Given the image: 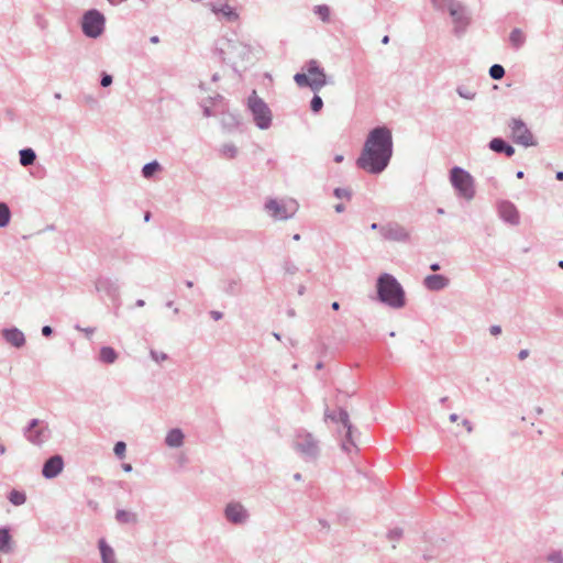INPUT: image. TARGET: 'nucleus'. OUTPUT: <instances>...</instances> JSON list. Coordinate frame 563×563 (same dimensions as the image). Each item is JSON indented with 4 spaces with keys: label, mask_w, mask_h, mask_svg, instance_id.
Listing matches in <instances>:
<instances>
[{
    "label": "nucleus",
    "mask_w": 563,
    "mask_h": 563,
    "mask_svg": "<svg viewBox=\"0 0 563 563\" xmlns=\"http://www.w3.org/2000/svg\"><path fill=\"white\" fill-rule=\"evenodd\" d=\"M210 103L216 107L218 103H223V97L221 95H217L212 98H209Z\"/></svg>",
    "instance_id": "48"
},
{
    "label": "nucleus",
    "mask_w": 563,
    "mask_h": 563,
    "mask_svg": "<svg viewBox=\"0 0 563 563\" xmlns=\"http://www.w3.org/2000/svg\"><path fill=\"white\" fill-rule=\"evenodd\" d=\"M122 468L125 471V472H131L132 471V465L131 464H123L122 465Z\"/></svg>",
    "instance_id": "62"
},
{
    "label": "nucleus",
    "mask_w": 563,
    "mask_h": 563,
    "mask_svg": "<svg viewBox=\"0 0 563 563\" xmlns=\"http://www.w3.org/2000/svg\"><path fill=\"white\" fill-rule=\"evenodd\" d=\"M159 169H161V165L156 161H153L143 166L142 175L144 178H151Z\"/></svg>",
    "instance_id": "34"
},
{
    "label": "nucleus",
    "mask_w": 563,
    "mask_h": 563,
    "mask_svg": "<svg viewBox=\"0 0 563 563\" xmlns=\"http://www.w3.org/2000/svg\"><path fill=\"white\" fill-rule=\"evenodd\" d=\"M555 177L558 180H563V172H558Z\"/></svg>",
    "instance_id": "64"
},
{
    "label": "nucleus",
    "mask_w": 563,
    "mask_h": 563,
    "mask_svg": "<svg viewBox=\"0 0 563 563\" xmlns=\"http://www.w3.org/2000/svg\"><path fill=\"white\" fill-rule=\"evenodd\" d=\"M402 537V529L400 528H394L391 530H389L388 534H387V538L391 541H398L400 540Z\"/></svg>",
    "instance_id": "43"
},
{
    "label": "nucleus",
    "mask_w": 563,
    "mask_h": 563,
    "mask_svg": "<svg viewBox=\"0 0 563 563\" xmlns=\"http://www.w3.org/2000/svg\"><path fill=\"white\" fill-rule=\"evenodd\" d=\"M221 154L227 158H234L238 154V148L234 144H224L220 150Z\"/></svg>",
    "instance_id": "36"
},
{
    "label": "nucleus",
    "mask_w": 563,
    "mask_h": 563,
    "mask_svg": "<svg viewBox=\"0 0 563 563\" xmlns=\"http://www.w3.org/2000/svg\"><path fill=\"white\" fill-rule=\"evenodd\" d=\"M95 288L98 292L106 294L114 303L119 305L120 287L115 282L108 277H99L95 283Z\"/></svg>",
    "instance_id": "14"
},
{
    "label": "nucleus",
    "mask_w": 563,
    "mask_h": 563,
    "mask_svg": "<svg viewBox=\"0 0 563 563\" xmlns=\"http://www.w3.org/2000/svg\"><path fill=\"white\" fill-rule=\"evenodd\" d=\"M223 291L230 296L240 295L242 292L241 280L235 278L224 280Z\"/></svg>",
    "instance_id": "24"
},
{
    "label": "nucleus",
    "mask_w": 563,
    "mask_h": 563,
    "mask_svg": "<svg viewBox=\"0 0 563 563\" xmlns=\"http://www.w3.org/2000/svg\"><path fill=\"white\" fill-rule=\"evenodd\" d=\"M75 328H76L78 331L84 332V333L86 334V336H87V338H90V336L95 333V331H96V329H95V328H81L80 325H76Z\"/></svg>",
    "instance_id": "47"
},
{
    "label": "nucleus",
    "mask_w": 563,
    "mask_h": 563,
    "mask_svg": "<svg viewBox=\"0 0 563 563\" xmlns=\"http://www.w3.org/2000/svg\"><path fill=\"white\" fill-rule=\"evenodd\" d=\"M487 183L494 187L495 189H497L499 187V183L498 180L495 178V177H489L487 178Z\"/></svg>",
    "instance_id": "53"
},
{
    "label": "nucleus",
    "mask_w": 563,
    "mask_h": 563,
    "mask_svg": "<svg viewBox=\"0 0 563 563\" xmlns=\"http://www.w3.org/2000/svg\"><path fill=\"white\" fill-rule=\"evenodd\" d=\"M150 354H151V357L157 363H161L168 358V355L164 352H157V351L151 350Z\"/></svg>",
    "instance_id": "44"
},
{
    "label": "nucleus",
    "mask_w": 563,
    "mask_h": 563,
    "mask_svg": "<svg viewBox=\"0 0 563 563\" xmlns=\"http://www.w3.org/2000/svg\"><path fill=\"white\" fill-rule=\"evenodd\" d=\"M499 217L511 225H518L520 222L519 211L509 200H501L497 203Z\"/></svg>",
    "instance_id": "15"
},
{
    "label": "nucleus",
    "mask_w": 563,
    "mask_h": 563,
    "mask_svg": "<svg viewBox=\"0 0 563 563\" xmlns=\"http://www.w3.org/2000/svg\"><path fill=\"white\" fill-rule=\"evenodd\" d=\"M378 299L395 309L402 308L406 303L405 291L398 280L390 274L384 273L377 278Z\"/></svg>",
    "instance_id": "2"
},
{
    "label": "nucleus",
    "mask_w": 563,
    "mask_h": 563,
    "mask_svg": "<svg viewBox=\"0 0 563 563\" xmlns=\"http://www.w3.org/2000/svg\"><path fill=\"white\" fill-rule=\"evenodd\" d=\"M11 220V211L5 202H0V228H5Z\"/></svg>",
    "instance_id": "31"
},
{
    "label": "nucleus",
    "mask_w": 563,
    "mask_h": 563,
    "mask_svg": "<svg viewBox=\"0 0 563 563\" xmlns=\"http://www.w3.org/2000/svg\"><path fill=\"white\" fill-rule=\"evenodd\" d=\"M509 41L515 49H519L523 46L526 42V35L520 29H514L510 32Z\"/></svg>",
    "instance_id": "29"
},
{
    "label": "nucleus",
    "mask_w": 563,
    "mask_h": 563,
    "mask_svg": "<svg viewBox=\"0 0 563 563\" xmlns=\"http://www.w3.org/2000/svg\"><path fill=\"white\" fill-rule=\"evenodd\" d=\"M118 358V353L110 346H103L99 352V361L104 364H113Z\"/></svg>",
    "instance_id": "28"
},
{
    "label": "nucleus",
    "mask_w": 563,
    "mask_h": 563,
    "mask_svg": "<svg viewBox=\"0 0 563 563\" xmlns=\"http://www.w3.org/2000/svg\"><path fill=\"white\" fill-rule=\"evenodd\" d=\"M343 159H344V157L341 154H338V155L334 156V162L335 163H341V162H343Z\"/></svg>",
    "instance_id": "60"
},
{
    "label": "nucleus",
    "mask_w": 563,
    "mask_h": 563,
    "mask_svg": "<svg viewBox=\"0 0 563 563\" xmlns=\"http://www.w3.org/2000/svg\"><path fill=\"white\" fill-rule=\"evenodd\" d=\"M115 520L121 525H136L139 519L137 515L133 511L118 509Z\"/></svg>",
    "instance_id": "23"
},
{
    "label": "nucleus",
    "mask_w": 563,
    "mask_h": 563,
    "mask_svg": "<svg viewBox=\"0 0 563 563\" xmlns=\"http://www.w3.org/2000/svg\"><path fill=\"white\" fill-rule=\"evenodd\" d=\"M450 15L454 24V32L456 34L463 33L471 22V18L466 8L461 2H457L450 10Z\"/></svg>",
    "instance_id": "13"
},
{
    "label": "nucleus",
    "mask_w": 563,
    "mask_h": 563,
    "mask_svg": "<svg viewBox=\"0 0 563 563\" xmlns=\"http://www.w3.org/2000/svg\"><path fill=\"white\" fill-rule=\"evenodd\" d=\"M150 42L153 44H157L159 42V37L157 35H153L151 36Z\"/></svg>",
    "instance_id": "58"
},
{
    "label": "nucleus",
    "mask_w": 563,
    "mask_h": 563,
    "mask_svg": "<svg viewBox=\"0 0 563 563\" xmlns=\"http://www.w3.org/2000/svg\"><path fill=\"white\" fill-rule=\"evenodd\" d=\"M313 11L323 22L330 20V8L327 4L316 5Z\"/></svg>",
    "instance_id": "35"
},
{
    "label": "nucleus",
    "mask_w": 563,
    "mask_h": 563,
    "mask_svg": "<svg viewBox=\"0 0 563 563\" xmlns=\"http://www.w3.org/2000/svg\"><path fill=\"white\" fill-rule=\"evenodd\" d=\"M333 195L338 199L351 200V198H352V190L350 188H335L334 191H333Z\"/></svg>",
    "instance_id": "39"
},
{
    "label": "nucleus",
    "mask_w": 563,
    "mask_h": 563,
    "mask_svg": "<svg viewBox=\"0 0 563 563\" xmlns=\"http://www.w3.org/2000/svg\"><path fill=\"white\" fill-rule=\"evenodd\" d=\"M224 517L233 525H243L249 520L250 515L241 503L231 501L225 506Z\"/></svg>",
    "instance_id": "12"
},
{
    "label": "nucleus",
    "mask_w": 563,
    "mask_h": 563,
    "mask_svg": "<svg viewBox=\"0 0 563 563\" xmlns=\"http://www.w3.org/2000/svg\"><path fill=\"white\" fill-rule=\"evenodd\" d=\"M3 339L14 347H22L25 344L24 333L18 328L4 329L2 331Z\"/></svg>",
    "instance_id": "19"
},
{
    "label": "nucleus",
    "mask_w": 563,
    "mask_h": 563,
    "mask_svg": "<svg viewBox=\"0 0 563 563\" xmlns=\"http://www.w3.org/2000/svg\"><path fill=\"white\" fill-rule=\"evenodd\" d=\"M112 84V76L103 73L101 76L100 85L102 87H109Z\"/></svg>",
    "instance_id": "46"
},
{
    "label": "nucleus",
    "mask_w": 563,
    "mask_h": 563,
    "mask_svg": "<svg viewBox=\"0 0 563 563\" xmlns=\"http://www.w3.org/2000/svg\"><path fill=\"white\" fill-rule=\"evenodd\" d=\"M298 203L296 200H277V199H268L265 202L266 212L274 220H287L295 216L298 211Z\"/></svg>",
    "instance_id": "6"
},
{
    "label": "nucleus",
    "mask_w": 563,
    "mask_h": 563,
    "mask_svg": "<svg viewBox=\"0 0 563 563\" xmlns=\"http://www.w3.org/2000/svg\"><path fill=\"white\" fill-rule=\"evenodd\" d=\"M323 107V101L320 96L314 95L310 102L311 111L318 113Z\"/></svg>",
    "instance_id": "40"
},
{
    "label": "nucleus",
    "mask_w": 563,
    "mask_h": 563,
    "mask_svg": "<svg viewBox=\"0 0 563 563\" xmlns=\"http://www.w3.org/2000/svg\"><path fill=\"white\" fill-rule=\"evenodd\" d=\"M462 424L466 428V430H467L468 432H472V430H473V426H472V423H471V421H470V420L464 419V420H463V422H462Z\"/></svg>",
    "instance_id": "55"
},
{
    "label": "nucleus",
    "mask_w": 563,
    "mask_h": 563,
    "mask_svg": "<svg viewBox=\"0 0 563 563\" xmlns=\"http://www.w3.org/2000/svg\"><path fill=\"white\" fill-rule=\"evenodd\" d=\"M210 316L214 321H218L223 318V313L221 311L216 310L210 311Z\"/></svg>",
    "instance_id": "51"
},
{
    "label": "nucleus",
    "mask_w": 563,
    "mask_h": 563,
    "mask_svg": "<svg viewBox=\"0 0 563 563\" xmlns=\"http://www.w3.org/2000/svg\"><path fill=\"white\" fill-rule=\"evenodd\" d=\"M292 446L306 462L316 461L320 454L319 441L303 429L296 431Z\"/></svg>",
    "instance_id": "4"
},
{
    "label": "nucleus",
    "mask_w": 563,
    "mask_h": 563,
    "mask_svg": "<svg viewBox=\"0 0 563 563\" xmlns=\"http://www.w3.org/2000/svg\"><path fill=\"white\" fill-rule=\"evenodd\" d=\"M547 560L551 563H563V556L561 551H553L548 554Z\"/></svg>",
    "instance_id": "42"
},
{
    "label": "nucleus",
    "mask_w": 563,
    "mask_h": 563,
    "mask_svg": "<svg viewBox=\"0 0 563 563\" xmlns=\"http://www.w3.org/2000/svg\"><path fill=\"white\" fill-rule=\"evenodd\" d=\"M184 433L180 429H172L165 439V443L170 448H179L184 443Z\"/></svg>",
    "instance_id": "22"
},
{
    "label": "nucleus",
    "mask_w": 563,
    "mask_h": 563,
    "mask_svg": "<svg viewBox=\"0 0 563 563\" xmlns=\"http://www.w3.org/2000/svg\"><path fill=\"white\" fill-rule=\"evenodd\" d=\"M449 419H450L451 422H456L457 419H459V416L456 413H451Z\"/></svg>",
    "instance_id": "59"
},
{
    "label": "nucleus",
    "mask_w": 563,
    "mask_h": 563,
    "mask_svg": "<svg viewBox=\"0 0 563 563\" xmlns=\"http://www.w3.org/2000/svg\"><path fill=\"white\" fill-rule=\"evenodd\" d=\"M489 332L494 336L499 335L501 333V327L497 324L490 325Z\"/></svg>",
    "instance_id": "49"
},
{
    "label": "nucleus",
    "mask_w": 563,
    "mask_h": 563,
    "mask_svg": "<svg viewBox=\"0 0 563 563\" xmlns=\"http://www.w3.org/2000/svg\"><path fill=\"white\" fill-rule=\"evenodd\" d=\"M384 240L394 242H408L410 240L409 231L398 222H388L379 228Z\"/></svg>",
    "instance_id": "11"
},
{
    "label": "nucleus",
    "mask_w": 563,
    "mask_h": 563,
    "mask_svg": "<svg viewBox=\"0 0 563 563\" xmlns=\"http://www.w3.org/2000/svg\"><path fill=\"white\" fill-rule=\"evenodd\" d=\"M98 545L102 563H117L114 550L106 542L104 539H100Z\"/></svg>",
    "instance_id": "21"
},
{
    "label": "nucleus",
    "mask_w": 563,
    "mask_h": 563,
    "mask_svg": "<svg viewBox=\"0 0 563 563\" xmlns=\"http://www.w3.org/2000/svg\"><path fill=\"white\" fill-rule=\"evenodd\" d=\"M19 155L20 164L24 167L33 165L36 159L35 152L30 147L21 150Z\"/></svg>",
    "instance_id": "30"
},
{
    "label": "nucleus",
    "mask_w": 563,
    "mask_h": 563,
    "mask_svg": "<svg viewBox=\"0 0 563 563\" xmlns=\"http://www.w3.org/2000/svg\"><path fill=\"white\" fill-rule=\"evenodd\" d=\"M434 9L439 11H448L450 13V10L459 2L457 0H431Z\"/></svg>",
    "instance_id": "32"
},
{
    "label": "nucleus",
    "mask_w": 563,
    "mask_h": 563,
    "mask_svg": "<svg viewBox=\"0 0 563 563\" xmlns=\"http://www.w3.org/2000/svg\"><path fill=\"white\" fill-rule=\"evenodd\" d=\"M202 108H203V115H205L206 118H209V117H212V115H214V114H216V113L211 110V107H210V106L203 104V106H202Z\"/></svg>",
    "instance_id": "50"
},
{
    "label": "nucleus",
    "mask_w": 563,
    "mask_h": 563,
    "mask_svg": "<svg viewBox=\"0 0 563 563\" xmlns=\"http://www.w3.org/2000/svg\"><path fill=\"white\" fill-rule=\"evenodd\" d=\"M125 450L126 445L124 442L119 441L114 444L113 451L118 457L122 459L124 456Z\"/></svg>",
    "instance_id": "41"
},
{
    "label": "nucleus",
    "mask_w": 563,
    "mask_h": 563,
    "mask_svg": "<svg viewBox=\"0 0 563 563\" xmlns=\"http://www.w3.org/2000/svg\"><path fill=\"white\" fill-rule=\"evenodd\" d=\"M284 269L286 273L291 274V275L298 271L297 266L290 261L285 262Z\"/></svg>",
    "instance_id": "45"
},
{
    "label": "nucleus",
    "mask_w": 563,
    "mask_h": 563,
    "mask_svg": "<svg viewBox=\"0 0 563 563\" xmlns=\"http://www.w3.org/2000/svg\"><path fill=\"white\" fill-rule=\"evenodd\" d=\"M529 356V350H521L519 353H518V358L520 361H523L526 360L527 357Z\"/></svg>",
    "instance_id": "54"
},
{
    "label": "nucleus",
    "mask_w": 563,
    "mask_h": 563,
    "mask_svg": "<svg viewBox=\"0 0 563 563\" xmlns=\"http://www.w3.org/2000/svg\"><path fill=\"white\" fill-rule=\"evenodd\" d=\"M334 209L338 213H341L345 210V206L343 203H338L335 205Z\"/></svg>",
    "instance_id": "56"
},
{
    "label": "nucleus",
    "mask_w": 563,
    "mask_h": 563,
    "mask_svg": "<svg viewBox=\"0 0 563 563\" xmlns=\"http://www.w3.org/2000/svg\"><path fill=\"white\" fill-rule=\"evenodd\" d=\"M449 284H450V280L448 277H445L443 275H438V274L428 275L423 279L424 287L431 291L442 290V289L446 288L449 286Z\"/></svg>",
    "instance_id": "18"
},
{
    "label": "nucleus",
    "mask_w": 563,
    "mask_h": 563,
    "mask_svg": "<svg viewBox=\"0 0 563 563\" xmlns=\"http://www.w3.org/2000/svg\"><path fill=\"white\" fill-rule=\"evenodd\" d=\"M456 92L459 93L460 97L467 99V100H473L476 96L475 91H473L472 89H470L467 87H462V86L457 87Z\"/></svg>",
    "instance_id": "38"
},
{
    "label": "nucleus",
    "mask_w": 563,
    "mask_h": 563,
    "mask_svg": "<svg viewBox=\"0 0 563 563\" xmlns=\"http://www.w3.org/2000/svg\"><path fill=\"white\" fill-rule=\"evenodd\" d=\"M104 23L103 14L96 9H91L84 14L81 29L86 36L97 38L103 33Z\"/></svg>",
    "instance_id": "7"
},
{
    "label": "nucleus",
    "mask_w": 563,
    "mask_h": 563,
    "mask_svg": "<svg viewBox=\"0 0 563 563\" xmlns=\"http://www.w3.org/2000/svg\"><path fill=\"white\" fill-rule=\"evenodd\" d=\"M0 552L2 553H11V534L9 529L0 528Z\"/></svg>",
    "instance_id": "27"
},
{
    "label": "nucleus",
    "mask_w": 563,
    "mask_h": 563,
    "mask_svg": "<svg viewBox=\"0 0 563 563\" xmlns=\"http://www.w3.org/2000/svg\"><path fill=\"white\" fill-rule=\"evenodd\" d=\"M247 109L252 113L257 128L266 130L272 125V111L266 102L257 96L255 90L247 98Z\"/></svg>",
    "instance_id": "5"
},
{
    "label": "nucleus",
    "mask_w": 563,
    "mask_h": 563,
    "mask_svg": "<svg viewBox=\"0 0 563 563\" xmlns=\"http://www.w3.org/2000/svg\"><path fill=\"white\" fill-rule=\"evenodd\" d=\"M440 404L449 408V407H450V406H449V397H446V396H445V397H442V398L440 399Z\"/></svg>",
    "instance_id": "57"
},
{
    "label": "nucleus",
    "mask_w": 563,
    "mask_h": 563,
    "mask_svg": "<svg viewBox=\"0 0 563 563\" xmlns=\"http://www.w3.org/2000/svg\"><path fill=\"white\" fill-rule=\"evenodd\" d=\"M63 457L60 455H53L45 461L42 468V475L47 479H52L63 471Z\"/></svg>",
    "instance_id": "16"
},
{
    "label": "nucleus",
    "mask_w": 563,
    "mask_h": 563,
    "mask_svg": "<svg viewBox=\"0 0 563 563\" xmlns=\"http://www.w3.org/2000/svg\"><path fill=\"white\" fill-rule=\"evenodd\" d=\"M307 73L310 76V78H322L323 81L327 82L325 74L323 68L320 67L319 63L314 59H311L307 64Z\"/></svg>",
    "instance_id": "25"
},
{
    "label": "nucleus",
    "mask_w": 563,
    "mask_h": 563,
    "mask_svg": "<svg viewBox=\"0 0 563 563\" xmlns=\"http://www.w3.org/2000/svg\"><path fill=\"white\" fill-rule=\"evenodd\" d=\"M135 306L141 308V307H144L145 306V301L143 299H137L136 302H135Z\"/></svg>",
    "instance_id": "61"
},
{
    "label": "nucleus",
    "mask_w": 563,
    "mask_h": 563,
    "mask_svg": "<svg viewBox=\"0 0 563 563\" xmlns=\"http://www.w3.org/2000/svg\"><path fill=\"white\" fill-rule=\"evenodd\" d=\"M325 419H330L334 422H341L343 427L346 429L345 439L342 442V449L351 453L352 449L355 448L354 441L352 439L353 427L350 422L349 413L345 409L339 408L338 412H330L329 409L324 412Z\"/></svg>",
    "instance_id": "9"
},
{
    "label": "nucleus",
    "mask_w": 563,
    "mask_h": 563,
    "mask_svg": "<svg viewBox=\"0 0 563 563\" xmlns=\"http://www.w3.org/2000/svg\"><path fill=\"white\" fill-rule=\"evenodd\" d=\"M8 499L14 506H21L26 501V495L23 492L13 489L10 492Z\"/></svg>",
    "instance_id": "33"
},
{
    "label": "nucleus",
    "mask_w": 563,
    "mask_h": 563,
    "mask_svg": "<svg viewBox=\"0 0 563 563\" xmlns=\"http://www.w3.org/2000/svg\"><path fill=\"white\" fill-rule=\"evenodd\" d=\"M53 333V329L49 325H44L42 328V334L44 336H49Z\"/></svg>",
    "instance_id": "52"
},
{
    "label": "nucleus",
    "mask_w": 563,
    "mask_h": 563,
    "mask_svg": "<svg viewBox=\"0 0 563 563\" xmlns=\"http://www.w3.org/2000/svg\"><path fill=\"white\" fill-rule=\"evenodd\" d=\"M294 80L299 87H310L314 92H319L320 89L325 86V81H323L322 78H309L308 75L303 73H297L294 76Z\"/></svg>",
    "instance_id": "17"
},
{
    "label": "nucleus",
    "mask_w": 563,
    "mask_h": 563,
    "mask_svg": "<svg viewBox=\"0 0 563 563\" xmlns=\"http://www.w3.org/2000/svg\"><path fill=\"white\" fill-rule=\"evenodd\" d=\"M489 76L495 79V80H499L501 79L504 76H505V69L501 65L499 64H494L490 68H489Z\"/></svg>",
    "instance_id": "37"
},
{
    "label": "nucleus",
    "mask_w": 563,
    "mask_h": 563,
    "mask_svg": "<svg viewBox=\"0 0 563 563\" xmlns=\"http://www.w3.org/2000/svg\"><path fill=\"white\" fill-rule=\"evenodd\" d=\"M450 181L456 196L466 201L474 199L476 195L474 177L462 167H453L450 170Z\"/></svg>",
    "instance_id": "3"
},
{
    "label": "nucleus",
    "mask_w": 563,
    "mask_h": 563,
    "mask_svg": "<svg viewBox=\"0 0 563 563\" xmlns=\"http://www.w3.org/2000/svg\"><path fill=\"white\" fill-rule=\"evenodd\" d=\"M430 268L433 271V272H437L440 269V265L438 263H434V264H431Z\"/></svg>",
    "instance_id": "63"
},
{
    "label": "nucleus",
    "mask_w": 563,
    "mask_h": 563,
    "mask_svg": "<svg viewBox=\"0 0 563 563\" xmlns=\"http://www.w3.org/2000/svg\"><path fill=\"white\" fill-rule=\"evenodd\" d=\"M25 439L34 445H42L51 438V430L46 422L32 419L23 430Z\"/></svg>",
    "instance_id": "8"
},
{
    "label": "nucleus",
    "mask_w": 563,
    "mask_h": 563,
    "mask_svg": "<svg viewBox=\"0 0 563 563\" xmlns=\"http://www.w3.org/2000/svg\"><path fill=\"white\" fill-rule=\"evenodd\" d=\"M393 133L387 126H376L369 131L364 142L356 166L368 174L383 173L393 156Z\"/></svg>",
    "instance_id": "1"
},
{
    "label": "nucleus",
    "mask_w": 563,
    "mask_h": 563,
    "mask_svg": "<svg viewBox=\"0 0 563 563\" xmlns=\"http://www.w3.org/2000/svg\"><path fill=\"white\" fill-rule=\"evenodd\" d=\"M515 143L526 147L536 145L534 136L521 119L514 118L509 122Z\"/></svg>",
    "instance_id": "10"
},
{
    "label": "nucleus",
    "mask_w": 563,
    "mask_h": 563,
    "mask_svg": "<svg viewBox=\"0 0 563 563\" xmlns=\"http://www.w3.org/2000/svg\"><path fill=\"white\" fill-rule=\"evenodd\" d=\"M212 11L217 15L222 14L228 21H235L238 19V13L229 4H221L220 7L212 5Z\"/></svg>",
    "instance_id": "26"
},
{
    "label": "nucleus",
    "mask_w": 563,
    "mask_h": 563,
    "mask_svg": "<svg viewBox=\"0 0 563 563\" xmlns=\"http://www.w3.org/2000/svg\"><path fill=\"white\" fill-rule=\"evenodd\" d=\"M488 147L495 153L505 154L507 157L515 154V148L501 137L492 139Z\"/></svg>",
    "instance_id": "20"
}]
</instances>
